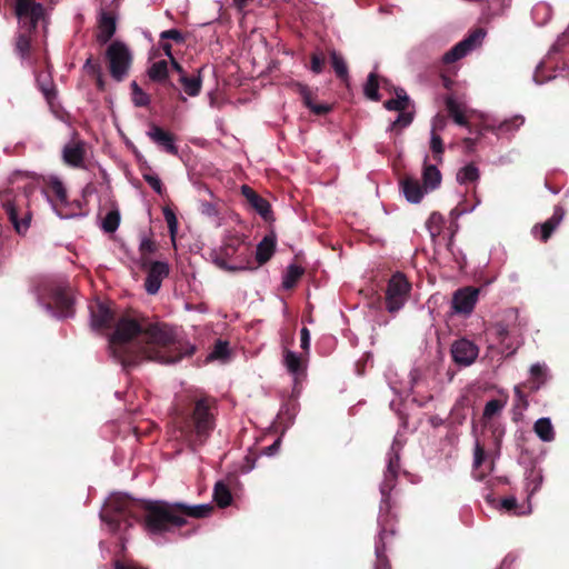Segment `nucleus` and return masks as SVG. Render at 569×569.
<instances>
[{"mask_svg":"<svg viewBox=\"0 0 569 569\" xmlns=\"http://www.w3.org/2000/svg\"><path fill=\"white\" fill-rule=\"evenodd\" d=\"M217 416L216 398L199 389H183L180 396V445L197 451L211 437Z\"/></svg>","mask_w":569,"mask_h":569,"instance_id":"nucleus-1","label":"nucleus"},{"mask_svg":"<svg viewBox=\"0 0 569 569\" xmlns=\"http://www.w3.org/2000/svg\"><path fill=\"white\" fill-rule=\"evenodd\" d=\"M147 346L142 348V355L150 360L161 363L174 361V328L166 323L150 326L146 332Z\"/></svg>","mask_w":569,"mask_h":569,"instance_id":"nucleus-2","label":"nucleus"},{"mask_svg":"<svg viewBox=\"0 0 569 569\" xmlns=\"http://www.w3.org/2000/svg\"><path fill=\"white\" fill-rule=\"evenodd\" d=\"M251 251L244 237L238 233L226 237L223 246L216 254V264L224 270L238 271L249 268Z\"/></svg>","mask_w":569,"mask_h":569,"instance_id":"nucleus-3","label":"nucleus"},{"mask_svg":"<svg viewBox=\"0 0 569 569\" xmlns=\"http://www.w3.org/2000/svg\"><path fill=\"white\" fill-rule=\"evenodd\" d=\"M144 528L151 536H159L178 525V508L163 501H149L142 506Z\"/></svg>","mask_w":569,"mask_h":569,"instance_id":"nucleus-4","label":"nucleus"},{"mask_svg":"<svg viewBox=\"0 0 569 569\" xmlns=\"http://www.w3.org/2000/svg\"><path fill=\"white\" fill-rule=\"evenodd\" d=\"M167 38L178 40V29H171L162 32V41L160 42V46L151 51V67L149 68V77L152 80H164L168 74V61L162 59V56H166L170 60L173 68H178V62L171 52V44L164 41Z\"/></svg>","mask_w":569,"mask_h":569,"instance_id":"nucleus-5","label":"nucleus"},{"mask_svg":"<svg viewBox=\"0 0 569 569\" xmlns=\"http://www.w3.org/2000/svg\"><path fill=\"white\" fill-rule=\"evenodd\" d=\"M139 507L140 505L128 496L113 493L106 500L101 517L116 529L122 520L127 521L128 517H133Z\"/></svg>","mask_w":569,"mask_h":569,"instance_id":"nucleus-6","label":"nucleus"},{"mask_svg":"<svg viewBox=\"0 0 569 569\" xmlns=\"http://www.w3.org/2000/svg\"><path fill=\"white\" fill-rule=\"evenodd\" d=\"M411 283L402 272H396L387 283L385 300L390 313L399 311L409 298Z\"/></svg>","mask_w":569,"mask_h":569,"instance_id":"nucleus-7","label":"nucleus"},{"mask_svg":"<svg viewBox=\"0 0 569 569\" xmlns=\"http://www.w3.org/2000/svg\"><path fill=\"white\" fill-rule=\"evenodd\" d=\"M106 56L109 61L112 78L117 81L122 80L128 74L132 60L131 52L127 44L120 41L112 42L108 47Z\"/></svg>","mask_w":569,"mask_h":569,"instance_id":"nucleus-8","label":"nucleus"},{"mask_svg":"<svg viewBox=\"0 0 569 569\" xmlns=\"http://www.w3.org/2000/svg\"><path fill=\"white\" fill-rule=\"evenodd\" d=\"M483 29L478 28L472 31L467 38L455 44L449 51L442 56V62L446 64L453 63L463 58L485 38Z\"/></svg>","mask_w":569,"mask_h":569,"instance_id":"nucleus-9","label":"nucleus"},{"mask_svg":"<svg viewBox=\"0 0 569 569\" xmlns=\"http://www.w3.org/2000/svg\"><path fill=\"white\" fill-rule=\"evenodd\" d=\"M14 12L20 22L29 23L32 29L44 20V9L36 0H16Z\"/></svg>","mask_w":569,"mask_h":569,"instance_id":"nucleus-10","label":"nucleus"},{"mask_svg":"<svg viewBox=\"0 0 569 569\" xmlns=\"http://www.w3.org/2000/svg\"><path fill=\"white\" fill-rule=\"evenodd\" d=\"M479 289L475 287H465L458 289L451 301L452 310L456 313L468 316L470 315L478 301Z\"/></svg>","mask_w":569,"mask_h":569,"instance_id":"nucleus-11","label":"nucleus"},{"mask_svg":"<svg viewBox=\"0 0 569 569\" xmlns=\"http://www.w3.org/2000/svg\"><path fill=\"white\" fill-rule=\"evenodd\" d=\"M451 357L460 367L472 365L479 355V348L468 339L456 340L451 346Z\"/></svg>","mask_w":569,"mask_h":569,"instance_id":"nucleus-12","label":"nucleus"},{"mask_svg":"<svg viewBox=\"0 0 569 569\" xmlns=\"http://www.w3.org/2000/svg\"><path fill=\"white\" fill-rule=\"evenodd\" d=\"M566 216V210L561 206H556L552 216L543 223L535 224L532 234L541 242H547L555 230L559 227Z\"/></svg>","mask_w":569,"mask_h":569,"instance_id":"nucleus-13","label":"nucleus"},{"mask_svg":"<svg viewBox=\"0 0 569 569\" xmlns=\"http://www.w3.org/2000/svg\"><path fill=\"white\" fill-rule=\"evenodd\" d=\"M144 268L148 270L146 290L154 295L159 291L162 280L169 274V264L166 261H150Z\"/></svg>","mask_w":569,"mask_h":569,"instance_id":"nucleus-14","label":"nucleus"},{"mask_svg":"<svg viewBox=\"0 0 569 569\" xmlns=\"http://www.w3.org/2000/svg\"><path fill=\"white\" fill-rule=\"evenodd\" d=\"M292 89L296 93L301 97V100L312 113L317 116H325L332 110V106L328 103H316L315 97L316 92H313L307 84L301 82L292 83Z\"/></svg>","mask_w":569,"mask_h":569,"instance_id":"nucleus-15","label":"nucleus"},{"mask_svg":"<svg viewBox=\"0 0 569 569\" xmlns=\"http://www.w3.org/2000/svg\"><path fill=\"white\" fill-rule=\"evenodd\" d=\"M140 331L141 327L136 320L122 319L118 322L116 331L111 337V346L116 347L136 337Z\"/></svg>","mask_w":569,"mask_h":569,"instance_id":"nucleus-16","label":"nucleus"},{"mask_svg":"<svg viewBox=\"0 0 569 569\" xmlns=\"http://www.w3.org/2000/svg\"><path fill=\"white\" fill-rule=\"evenodd\" d=\"M84 156V143L81 140L73 139L63 147L62 159L70 167H83Z\"/></svg>","mask_w":569,"mask_h":569,"instance_id":"nucleus-17","label":"nucleus"},{"mask_svg":"<svg viewBox=\"0 0 569 569\" xmlns=\"http://www.w3.org/2000/svg\"><path fill=\"white\" fill-rule=\"evenodd\" d=\"M393 530L382 528L379 532L378 540L376 541V566L375 569H391L388 557L386 556L387 545L392 539Z\"/></svg>","mask_w":569,"mask_h":569,"instance_id":"nucleus-18","label":"nucleus"},{"mask_svg":"<svg viewBox=\"0 0 569 569\" xmlns=\"http://www.w3.org/2000/svg\"><path fill=\"white\" fill-rule=\"evenodd\" d=\"M242 196L246 198L248 203L264 219H270L271 216V206L270 203L258 194L252 188L249 186L241 187Z\"/></svg>","mask_w":569,"mask_h":569,"instance_id":"nucleus-19","label":"nucleus"},{"mask_svg":"<svg viewBox=\"0 0 569 569\" xmlns=\"http://www.w3.org/2000/svg\"><path fill=\"white\" fill-rule=\"evenodd\" d=\"M400 469V459L397 453L390 455L388 460L387 470L385 472V479L380 486V491L383 498H388L390 491L396 485Z\"/></svg>","mask_w":569,"mask_h":569,"instance_id":"nucleus-20","label":"nucleus"},{"mask_svg":"<svg viewBox=\"0 0 569 569\" xmlns=\"http://www.w3.org/2000/svg\"><path fill=\"white\" fill-rule=\"evenodd\" d=\"M3 207L17 232L24 233L29 229L31 214L26 211L21 213V218H19L18 207L16 202L12 201H7Z\"/></svg>","mask_w":569,"mask_h":569,"instance_id":"nucleus-21","label":"nucleus"},{"mask_svg":"<svg viewBox=\"0 0 569 569\" xmlns=\"http://www.w3.org/2000/svg\"><path fill=\"white\" fill-rule=\"evenodd\" d=\"M401 187L406 199L411 203H419L427 190L420 184V182L412 177H406L401 181Z\"/></svg>","mask_w":569,"mask_h":569,"instance_id":"nucleus-22","label":"nucleus"},{"mask_svg":"<svg viewBox=\"0 0 569 569\" xmlns=\"http://www.w3.org/2000/svg\"><path fill=\"white\" fill-rule=\"evenodd\" d=\"M117 29L116 19L109 13L103 12L100 17L98 31H97V41L101 44L107 43L114 34Z\"/></svg>","mask_w":569,"mask_h":569,"instance_id":"nucleus-23","label":"nucleus"},{"mask_svg":"<svg viewBox=\"0 0 569 569\" xmlns=\"http://www.w3.org/2000/svg\"><path fill=\"white\" fill-rule=\"evenodd\" d=\"M112 320V313L110 309L101 303L97 302L91 307V326L94 329H103L109 327Z\"/></svg>","mask_w":569,"mask_h":569,"instance_id":"nucleus-24","label":"nucleus"},{"mask_svg":"<svg viewBox=\"0 0 569 569\" xmlns=\"http://www.w3.org/2000/svg\"><path fill=\"white\" fill-rule=\"evenodd\" d=\"M525 123L522 116H513L510 119L501 121L499 124H490L487 127L489 131L496 136H509L517 131Z\"/></svg>","mask_w":569,"mask_h":569,"instance_id":"nucleus-25","label":"nucleus"},{"mask_svg":"<svg viewBox=\"0 0 569 569\" xmlns=\"http://www.w3.org/2000/svg\"><path fill=\"white\" fill-rule=\"evenodd\" d=\"M428 157L423 161L422 181L425 190H435L441 183V173L435 164L427 162Z\"/></svg>","mask_w":569,"mask_h":569,"instance_id":"nucleus-26","label":"nucleus"},{"mask_svg":"<svg viewBox=\"0 0 569 569\" xmlns=\"http://www.w3.org/2000/svg\"><path fill=\"white\" fill-rule=\"evenodd\" d=\"M213 507L210 505L188 506L180 502V529L186 523L184 516L201 519L210 516Z\"/></svg>","mask_w":569,"mask_h":569,"instance_id":"nucleus-27","label":"nucleus"},{"mask_svg":"<svg viewBox=\"0 0 569 569\" xmlns=\"http://www.w3.org/2000/svg\"><path fill=\"white\" fill-rule=\"evenodd\" d=\"M330 62L337 78L345 84H349V69L342 54L335 49L329 51Z\"/></svg>","mask_w":569,"mask_h":569,"instance_id":"nucleus-28","label":"nucleus"},{"mask_svg":"<svg viewBox=\"0 0 569 569\" xmlns=\"http://www.w3.org/2000/svg\"><path fill=\"white\" fill-rule=\"evenodd\" d=\"M201 68L198 74L188 76L180 67V84L182 90L190 97L198 96L201 90L202 80L200 77Z\"/></svg>","mask_w":569,"mask_h":569,"instance_id":"nucleus-29","label":"nucleus"},{"mask_svg":"<svg viewBox=\"0 0 569 569\" xmlns=\"http://www.w3.org/2000/svg\"><path fill=\"white\" fill-rule=\"evenodd\" d=\"M276 250V237L266 236L257 246L256 260L259 264H264L273 256Z\"/></svg>","mask_w":569,"mask_h":569,"instance_id":"nucleus-30","label":"nucleus"},{"mask_svg":"<svg viewBox=\"0 0 569 569\" xmlns=\"http://www.w3.org/2000/svg\"><path fill=\"white\" fill-rule=\"evenodd\" d=\"M283 363H284L287 370L290 373L295 375L297 378L299 376H303L306 372L305 360L291 350H288V349L284 350Z\"/></svg>","mask_w":569,"mask_h":569,"instance_id":"nucleus-31","label":"nucleus"},{"mask_svg":"<svg viewBox=\"0 0 569 569\" xmlns=\"http://www.w3.org/2000/svg\"><path fill=\"white\" fill-rule=\"evenodd\" d=\"M148 136L152 141L169 152H176L173 137L160 127L153 126L148 131Z\"/></svg>","mask_w":569,"mask_h":569,"instance_id":"nucleus-32","label":"nucleus"},{"mask_svg":"<svg viewBox=\"0 0 569 569\" xmlns=\"http://www.w3.org/2000/svg\"><path fill=\"white\" fill-rule=\"evenodd\" d=\"M445 103L447 111L453 121L459 126L468 128L469 132H473L471 124L461 110L459 103L452 97H447Z\"/></svg>","mask_w":569,"mask_h":569,"instance_id":"nucleus-33","label":"nucleus"},{"mask_svg":"<svg viewBox=\"0 0 569 569\" xmlns=\"http://www.w3.org/2000/svg\"><path fill=\"white\" fill-rule=\"evenodd\" d=\"M213 500L220 508H226L231 505L232 493L229 483L224 480H220L214 485Z\"/></svg>","mask_w":569,"mask_h":569,"instance_id":"nucleus-34","label":"nucleus"},{"mask_svg":"<svg viewBox=\"0 0 569 569\" xmlns=\"http://www.w3.org/2000/svg\"><path fill=\"white\" fill-rule=\"evenodd\" d=\"M396 94L395 99H389L383 102V107L389 111H405L407 110L410 99L403 88H393Z\"/></svg>","mask_w":569,"mask_h":569,"instance_id":"nucleus-35","label":"nucleus"},{"mask_svg":"<svg viewBox=\"0 0 569 569\" xmlns=\"http://www.w3.org/2000/svg\"><path fill=\"white\" fill-rule=\"evenodd\" d=\"M533 431L545 442L555 439V429L549 418H540L533 425Z\"/></svg>","mask_w":569,"mask_h":569,"instance_id":"nucleus-36","label":"nucleus"},{"mask_svg":"<svg viewBox=\"0 0 569 569\" xmlns=\"http://www.w3.org/2000/svg\"><path fill=\"white\" fill-rule=\"evenodd\" d=\"M158 249L157 243L149 237L143 236L139 243L140 261L142 267H147L151 260V256Z\"/></svg>","mask_w":569,"mask_h":569,"instance_id":"nucleus-37","label":"nucleus"},{"mask_svg":"<svg viewBox=\"0 0 569 569\" xmlns=\"http://www.w3.org/2000/svg\"><path fill=\"white\" fill-rule=\"evenodd\" d=\"M380 88V78L376 72H370L368 74L367 81L363 84V93L365 96L372 101H380L381 97L379 94Z\"/></svg>","mask_w":569,"mask_h":569,"instance_id":"nucleus-38","label":"nucleus"},{"mask_svg":"<svg viewBox=\"0 0 569 569\" xmlns=\"http://www.w3.org/2000/svg\"><path fill=\"white\" fill-rule=\"evenodd\" d=\"M303 273L302 267L295 263L289 264L282 279V287L288 290L295 288Z\"/></svg>","mask_w":569,"mask_h":569,"instance_id":"nucleus-39","label":"nucleus"},{"mask_svg":"<svg viewBox=\"0 0 569 569\" xmlns=\"http://www.w3.org/2000/svg\"><path fill=\"white\" fill-rule=\"evenodd\" d=\"M531 381L529 385L530 390H538L547 380V368L545 365L535 363L530 368Z\"/></svg>","mask_w":569,"mask_h":569,"instance_id":"nucleus-40","label":"nucleus"},{"mask_svg":"<svg viewBox=\"0 0 569 569\" xmlns=\"http://www.w3.org/2000/svg\"><path fill=\"white\" fill-rule=\"evenodd\" d=\"M229 343L227 341L217 340L212 350L207 356L206 362L214 360L226 361L229 358Z\"/></svg>","mask_w":569,"mask_h":569,"instance_id":"nucleus-41","label":"nucleus"},{"mask_svg":"<svg viewBox=\"0 0 569 569\" xmlns=\"http://www.w3.org/2000/svg\"><path fill=\"white\" fill-rule=\"evenodd\" d=\"M478 178H479V170L472 163L465 166L457 173V181L461 184L473 182V181L478 180Z\"/></svg>","mask_w":569,"mask_h":569,"instance_id":"nucleus-42","label":"nucleus"},{"mask_svg":"<svg viewBox=\"0 0 569 569\" xmlns=\"http://www.w3.org/2000/svg\"><path fill=\"white\" fill-rule=\"evenodd\" d=\"M443 224L445 218L439 212H432L426 222V227L432 238H436L441 233Z\"/></svg>","mask_w":569,"mask_h":569,"instance_id":"nucleus-43","label":"nucleus"},{"mask_svg":"<svg viewBox=\"0 0 569 569\" xmlns=\"http://www.w3.org/2000/svg\"><path fill=\"white\" fill-rule=\"evenodd\" d=\"M120 224V213L118 210L109 211L101 222V228L106 232H114Z\"/></svg>","mask_w":569,"mask_h":569,"instance_id":"nucleus-44","label":"nucleus"},{"mask_svg":"<svg viewBox=\"0 0 569 569\" xmlns=\"http://www.w3.org/2000/svg\"><path fill=\"white\" fill-rule=\"evenodd\" d=\"M164 220L168 224L173 247L176 248L177 217L172 208L166 206L162 209Z\"/></svg>","mask_w":569,"mask_h":569,"instance_id":"nucleus-45","label":"nucleus"},{"mask_svg":"<svg viewBox=\"0 0 569 569\" xmlns=\"http://www.w3.org/2000/svg\"><path fill=\"white\" fill-rule=\"evenodd\" d=\"M430 149L433 152L435 160L441 162L445 148L441 137L436 132H431Z\"/></svg>","mask_w":569,"mask_h":569,"instance_id":"nucleus-46","label":"nucleus"},{"mask_svg":"<svg viewBox=\"0 0 569 569\" xmlns=\"http://www.w3.org/2000/svg\"><path fill=\"white\" fill-rule=\"evenodd\" d=\"M505 407V402L499 399L489 400L483 409V418L491 419L493 416L500 413L502 408Z\"/></svg>","mask_w":569,"mask_h":569,"instance_id":"nucleus-47","label":"nucleus"},{"mask_svg":"<svg viewBox=\"0 0 569 569\" xmlns=\"http://www.w3.org/2000/svg\"><path fill=\"white\" fill-rule=\"evenodd\" d=\"M413 121V113L401 111L399 112L397 119L390 124V130H397L401 128H406L411 124Z\"/></svg>","mask_w":569,"mask_h":569,"instance_id":"nucleus-48","label":"nucleus"},{"mask_svg":"<svg viewBox=\"0 0 569 569\" xmlns=\"http://www.w3.org/2000/svg\"><path fill=\"white\" fill-rule=\"evenodd\" d=\"M50 190L60 202L67 201V190L58 178H51L49 182Z\"/></svg>","mask_w":569,"mask_h":569,"instance_id":"nucleus-49","label":"nucleus"},{"mask_svg":"<svg viewBox=\"0 0 569 569\" xmlns=\"http://www.w3.org/2000/svg\"><path fill=\"white\" fill-rule=\"evenodd\" d=\"M131 88L133 103L138 107L147 106L149 103L148 94L136 82L131 83Z\"/></svg>","mask_w":569,"mask_h":569,"instance_id":"nucleus-50","label":"nucleus"},{"mask_svg":"<svg viewBox=\"0 0 569 569\" xmlns=\"http://www.w3.org/2000/svg\"><path fill=\"white\" fill-rule=\"evenodd\" d=\"M325 62L326 58L321 52H313L310 56V70L316 74H320L323 71Z\"/></svg>","mask_w":569,"mask_h":569,"instance_id":"nucleus-51","label":"nucleus"},{"mask_svg":"<svg viewBox=\"0 0 569 569\" xmlns=\"http://www.w3.org/2000/svg\"><path fill=\"white\" fill-rule=\"evenodd\" d=\"M16 49L22 58L27 57L30 50V39L23 34L19 36L16 41Z\"/></svg>","mask_w":569,"mask_h":569,"instance_id":"nucleus-52","label":"nucleus"},{"mask_svg":"<svg viewBox=\"0 0 569 569\" xmlns=\"http://www.w3.org/2000/svg\"><path fill=\"white\" fill-rule=\"evenodd\" d=\"M473 456V467L479 468L486 458L485 447L479 441H476Z\"/></svg>","mask_w":569,"mask_h":569,"instance_id":"nucleus-53","label":"nucleus"},{"mask_svg":"<svg viewBox=\"0 0 569 569\" xmlns=\"http://www.w3.org/2000/svg\"><path fill=\"white\" fill-rule=\"evenodd\" d=\"M300 347L306 352L310 347V331L306 327L300 330Z\"/></svg>","mask_w":569,"mask_h":569,"instance_id":"nucleus-54","label":"nucleus"},{"mask_svg":"<svg viewBox=\"0 0 569 569\" xmlns=\"http://www.w3.org/2000/svg\"><path fill=\"white\" fill-rule=\"evenodd\" d=\"M200 211L202 214H204L209 218L216 217L218 214L216 206L212 204L211 202H202L200 204Z\"/></svg>","mask_w":569,"mask_h":569,"instance_id":"nucleus-55","label":"nucleus"},{"mask_svg":"<svg viewBox=\"0 0 569 569\" xmlns=\"http://www.w3.org/2000/svg\"><path fill=\"white\" fill-rule=\"evenodd\" d=\"M500 343L506 345L507 349H511V345L506 343L507 338L509 337V330L506 326L499 325L497 330Z\"/></svg>","mask_w":569,"mask_h":569,"instance_id":"nucleus-56","label":"nucleus"},{"mask_svg":"<svg viewBox=\"0 0 569 569\" xmlns=\"http://www.w3.org/2000/svg\"><path fill=\"white\" fill-rule=\"evenodd\" d=\"M501 507L507 511L516 512V509L518 507L517 499L515 497L505 498L501 500Z\"/></svg>","mask_w":569,"mask_h":569,"instance_id":"nucleus-57","label":"nucleus"},{"mask_svg":"<svg viewBox=\"0 0 569 569\" xmlns=\"http://www.w3.org/2000/svg\"><path fill=\"white\" fill-rule=\"evenodd\" d=\"M447 124V120L443 116H437L435 117L432 121V130L431 132L442 131Z\"/></svg>","mask_w":569,"mask_h":569,"instance_id":"nucleus-58","label":"nucleus"},{"mask_svg":"<svg viewBox=\"0 0 569 569\" xmlns=\"http://www.w3.org/2000/svg\"><path fill=\"white\" fill-rule=\"evenodd\" d=\"M515 396L517 398L518 406H521L523 409H526L528 407V401L520 386L515 387Z\"/></svg>","mask_w":569,"mask_h":569,"instance_id":"nucleus-59","label":"nucleus"},{"mask_svg":"<svg viewBox=\"0 0 569 569\" xmlns=\"http://www.w3.org/2000/svg\"><path fill=\"white\" fill-rule=\"evenodd\" d=\"M196 352V347L194 346H191L189 345L188 342L186 343H182L180 341V351H179V355H180V359L184 356H192L193 353Z\"/></svg>","mask_w":569,"mask_h":569,"instance_id":"nucleus-60","label":"nucleus"},{"mask_svg":"<svg viewBox=\"0 0 569 569\" xmlns=\"http://www.w3.org/2000/svg\"><path fill=\"white\" fill-rule=\"evenodd\" d=\"M146 180L156 192L161 193V181L158 177L146 176Z\"/></svg>","mask_w":569,"mask_h":569,"instance_id":"nucleus-61","label":"nucleus"},{"mask_svg":"<svg viewBox=\"0 0 569 569\" xmlns=\"http://www.w3.org/2000/svg\"><path fill=\"white\" fill-rule=\"evenodd\" d=\"M83 68L87 71H89L91 73H97L99 76V66L93 63L92 58H88L86 60V63H84Z\"/></svg>","mask_w":569,"mask_h":569,"instance_id":"nucleus-62","label":"nucleus"},{"mask_svg":"<svg viewBox=\"0 0 569 569\" xmlns=\"http://www.w3.org/2000/svg\"><path fill=\"white\" fill-rule=\"evenodd\" d=\"M280 447V439L278 438L272 445L263 449V452L268 456H273Z\"/></svg>","mask_w":569,"mask_h":569,"instance_id":"nucleus-63","label":"nucleus"},{"mask_svg":"<svg viewBox=\"0 0 569 569\" xmlns=\"http://www.w3.org/2000/svg\"><path fill=\"white\" fill-rule=\"evenodd\" d=\"M531 476L533 477L531 479V482L533 483V488L531 489V492H535L536 490H538L541 481H542V477L540 475H533V471H531Z\"/></svg>","mask_w":569,"mask_h":569,"instance_id":"nucleus-64","label":"nucleus"}]
</instances>
